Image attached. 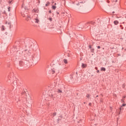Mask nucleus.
I'll return each instance as SVG.
<instances>
[{
    "mask_svg": "<svg viewBox=\"0 0 126 126\" xmlns=\"http://www.w3.org/2000/svg\"><path fill=\"white\" fill-rule=\"evenodd\" d=\"M86 66H87V65L86 64L82 63V67L83 68H85Z\"/></svg>",
    "mask_w": 126,
    "mask_h": 126,
    "instance_id": "nucleus-1",
    "label": "nucleus"
},
{
    "mask_svg": "<svg viewBox=\"0 0 126 126\" xmlns=\"http://www.w3.org/2000/svg\"><path fill=\"white\" fill-rule=\"evenodd\" d=\"M114 23L115 25H118V24H119V22L118 21H115L114 22Z\"/></svg>",
    "mask_w": 126,
    "mask_h": 126,
    "instance_id": "nucleus-2",
    "label": "nucleus"
},
{
    "mask_svg": "<svg viewBox=\"0 0 126 126\" xmlns=\"http://www.w3.org/2000/svg\"><path fill=\"white\" fill-rule=\"evenodd\" d=\"M101 71H105L106 70V68L105 67H101Z\"/></svg>",
    "mask_w": 126,
    "mask_h": 126,
    "instance_id": "nucleus-3",
    "label": "nucleus"
},
{
    "mask_svg": "<svg viewBox=\"0 0 126 126\" xmlns=\"http://www.w3.org/2000/svg\"><path fill=\"white\" fill-rule=\"evenodd\" d=\"M33 11L34 12L37 13V12H38V11H39V10L37 9H33Z\"/></svg>",
    "mask_w": 126,
    "mask_h": 126,
    "instance_id": "nucleus-4",
    "label": "nucleus"
},
{
    "mask_svg": "<svg viewBox=\"0 0 126 126\" xmlns=\"http://www.w3.org/2000/svg\"><path fill=\"white\" fill-rule=\"evenodd\" d=\"M63 62L64 63H67V60L66 59H64L63 60Z\"/></svg>",
    "mask_w": 126,
    "mask_h": 126,
    "instance_id": "nucleus-5",
    "label": "nucleus"
},
{
    "mask_svg": "<svg viewBox=\"0 0 126 126\" xmlns=\"http://www.w3.org/2000/svg\"><path fill=\"white\" fill-rule=\"evenodd\" d=\"M83 3V2H80V3H78L77 4V5H81Z\"/></svg>",
    "mask_w": 126,
    "mask_h": 126,
    "instance_id": "nucleus-6",
    "label": "nucleus"
},
{
    "mask_svg": "<svg viewBox=\"0 0 126 126\" xmlns=\"http://www.w3.org/2000/svg\"><path fill=\"white\" fill-rule=\"evenodd\" d=\"M35 23H39V20L38 19H35Z\"/></svg>",
    "mask_w": 126,
    "mask_h": 126,
    "instance_id": "nucleus-7",
    "label": "nucleus"
},
{
    "mask_svg": "<svg viewBox=\"0 0 126 126\" xmlns=\"http://www.w3.org/2000/svg\"><path fill=\"white\" fill-rule=\"evenodd\" d=\"M48 20H49V21L52 22V19L51 17L48 18Z\"/></svg>",
    "mask_w": 126,
    "mask_h": 126,
    "instance_id": "nucleus-8",
    "label": "nucleus"
},
{
    "mask_svg": "<svg viewBox=\"0 0 126 126\" xmlns=\"http://www.w3.org/2000/svg\"><path fill=\"white\" fill-rule=\"evenodd\" d=\"M52 8L53 9H55L56 8H57V7L55 6H52Z\"/></svg>",
    "mask_w": 126,
    "mask_h": 126,
    "instance_id": "nucleus-9",
    "label": "nucleus"
},
{
    "mask_svg": "<svg viewBox=\"0 0 126 126\" xmlns=\"http://www.w3.org/2000/svg\"><path fill=\"white\" fill-rule=\"evenodd\" d=\"M1 30H2V31H3V30H4V27L3 26H2Z\"/></svg>",
    "mask_w": 126,
    "mask_h": 126,
    "instance_id": "nucleus-10",
    "label": "nucleus"
},
{
    "mask_svg": "<svg viewBox=\"0 0 126 126\" xmlns=\"http://www.w3.org/2000/svg\"><path fill=\"white\" fill-rule=\"evenodd\" d=\"M56 113H53L52 114V116H53V117H55V116H56Z\"/></svg>",
    "mask_w": 126,
    "mask_h": 126,
    "instance_id": "nucleus-11",
    "label": "nucleus"
},
{
    "mask_svg": "<svg viewBox=\"0 0 126 126\" xmlns=\"http://www.w3.org/2000/svg\"><path fill=\"white\" fill-rule=\"evenodd\" d=\"M58 92V93H62V91H61L60 90H59Z\"/></svg>",
    "mask_w": 126,
    "mask_h": 126,
    "instance_id": "nucleus-12",
    "label": "nucleus"
},
{
    "mask_svg": "<svg viewBox=\"0 0 126 126\" xmlns=\"http://www.w3.org/2000/svg\"><path fill=\"white\" fill-rule=\"evenodd\" d=\"M121 102L122 103H125V99H122L121 100Z\"/></svg>",
    "mask_w": 126,
    "mask_h": 126,
    "instance_id": "nucleus-13",
    "label": "nucleus"
},
{
    "mask_svg": "<svg viewBox=\"0 0 126 126\" xmlns=\"http://www.w3.org/2000/svg\"><path fill=\"white\" fill-rule=\"evenodd\" d=\"M126 106V104L124 103V104H123L122 107H125Z\"/></svg>",
    "mask_w": 126,
    "mask_h": 126,
    "instance_id": "nucleus-14",
    "label": "nucleus"
},
{
    "mask_svg": "<svg viewBox=\"0 0 126 126\" xmlns=\"http://www.w3.org/2000/svg\"><path fill=\"white\" fill-rule=\"evenodd\" d=\"M50 4V2H48L47 4H46V6H48Z\"/></svg>",
    "mask_w": 126,
    "mask_h": 126,
    "instance_id": "nucleus-15",
    "label": "nucleus"
},
{
    "mask_svg": "<svg viewBox=\"0 0 126 126\" xmlns=\"http://www.w3.org/2000/svg\"><path fill=\"white\" fill-rule=\"evenodd\" d=\"M101 48V47L100 46H97V49H100Z\"/></svg>",
    "mask_w": 126,
    "mask_h": 126,
    "instance_id": "nucleus-16",
    "label": "nucleus"
},
{
    "mask_svg": "<svg viewBox=\"0 0 126 126\" xmlns=\"http://www.w3.org/2000/svg\"><path fill=\"white\" fill-rule=\"evenodd\" d=\"M52 73H53V74L55 73V71L53 70V71H52Z\"/></svg>",
    "mask_w": 126,
    "mask_h": 126,
    "instance_id": "nucleus-17",
    "label": "nucleus"
},
{
    "mask_svg": "<svg viewBox=\"0 0 126 126\" xmlns=\"http://www.w3.org/2000/svg\"><path fill=\"white\" fill-rule=\"evenodd\" d=\"M95 69L97 70L98 69V68L97 67H95Z\"/></svg>",
    "mask_w": 126,
    "mask_h": 126,
    "instance_id": "nucleus-18",
    "label": "nucleus"
},
{
    "mask_svg": "<svg viewBox=\"0 0 126 126\" xmlns=\"http://www.w3.org/2000/svg\"><path fill=\"white\" fill-rule=\"evenodd\" d=\"M97 73H99V70H97Z\"/></svg>",
    "mask_w": 126,
    "mask_h": 126,
    "instance_id": "nucleus-19",
    "label": "nucleus"
},
{
    "mask_svg": "<svg viewBox=\"0 0 126 126\" xmlns=\"http://www.w3.org/2000/svg\"><path fill=\"white\" fill-rule=\"evenodd\" d=\"M10 8H8V11H10Z\"/></svg>",
    "mask_w": 126,
    "mask_h": 126,
    "instance_id": "nucleus-20",
    "label": "nucleus"
},
{
    "mask_svg": "<svg viewBox=\"0 0 126 126\" xmlns=\"http://www.w3.org/2000/svg\"><path fill=\"white\" fill-rule=\"evenodd\" d=\"M49 13H52V11H49Z\"/></svg>",
    "mask_w": 126,
    "mask_h": 126,
    "instance_id": "nucleus-21",
    "label": "nucleus"
},
{
    "mask_svg": "<svg viewBox=\"0 0 126 126\" xmlns=\"http://www.w3.org/2000/svg\"><path fill=\"white\" fill-rule=\"evenodd\" d=\"M123 98L125 99V98H126V96H124V97H123Z\"/></svg>",
    "mask_w": 126,
    "mask_h": 126,
    "instance_id": "nucleus-22",
    "label": "nucleus"
},
{
    "mask_svg": "<svg viewBox=\"0 0 126 126\" xmlns=\"http://www.w3.org/2000/svg\"><path fill=\"white\" fill-rule=\"evenodd\" d=\"M91 105V103H90V104H89V106H90Z\"/></svg>",
    "mask_w": 126,
    "mask_h": 126,
    "instance_id": "nucleus-23",
    "label": "nucleus"
},
{
    "mask_svg": "<svg viewBox=\"0 0 126 126\" xmlns=\"http://www.w3.org/2000/svg\"><path fill=\"white\" fill-rule=\"evenodd\" d=\"M117 1H118V0H116V2H117Z\"/></svg>",
    "mask_w": 126,
    "mask_h": 126,
    "instance_id": "nucleus-24",
    "label": "nucleus"
},
{
    "mask_svg": "<svg viewBox=\"0 0 126 126\" xmlns=\"http://www.w3.org/2000/svg\"><path fill=\"white\" fill-rule=\"evenodd\" d=\"M90 49H91V46H90Z\"/></svg>",
    "mask_w": 126,
    "mask_h": 126,
    "instance_id": "nucleus-25",
    "label": "nucleus"
},
{
    "mask_svg": "<svg viewBox=\"0 0 126 126\" xmlns=\"http://www.w3.org/2000/svg\"><path fill=\"white\" fill-rule=\"evenodd\" d=\"M56 4H57V3H55V5H56Z\"/></svg>",
    "mask_w": 126,
    "mask_h": 126,
    "instance_id": "nucleus-26",
    "label": "nucleus"
},
{
    "mask_svg": "<svg viewBox=\"0 0 126 126\" xmlns=\"http://www.w3.org/2000/svg\"><path fill=\"white\" fill-rule=\"evenodd\" d=\"M8 24H9V25L10 24V23H8Z\"/></svg>",
    "mask_w": 126,
    "mask_h": 126,
    "instance_id": "nucleus-27",
    "label": "nucleus"
}]
</instances>
